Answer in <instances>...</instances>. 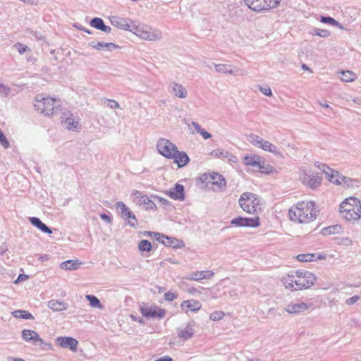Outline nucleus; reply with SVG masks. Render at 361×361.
Segmentation results:
<instances>
[{
	"mask_svg": "<svg viewBox=\"0 0 361 361\" xmlns=\"http://www.w3.org/2000/svg\"><path fill=\"white\" fill-rule=\"evenodd\" d=\"M111 23L121 30L130 31L141 39L148 41H157L161 38V32L157 29L149 27L146 25H137L130 18H124L118 16H111Z\"/></svg>",
	"mask_w": 361,
	"mask_h": 361,
	"instance_id": "1",
	"label": "nucleus"
},
{
	"mask_svg": "<svg viewBox=\"0 0 361 361\" xmlns=\"http://www.w3.org/2000/svg\"><path fill=\"white\" fill-rule=\"evenodd\" d=\"M319 210L315 204L312 202H299L296 205L292 206L288 211L290 219L292 221L300 224H309L314 221Z\"/></svg>",
	"mask_w": 361,
	"mask_h": 361,
	"instance_id": "2",
	"label": "nucleus"
},
{
	"mask_svg": "<svg viewBox=\"0 0 361 361\" xmlns=\"http://www.w3.org/2000/svg\"><path fill=\"white\" fill-rule=\"evenodd\" d=\"M340 212L348 221H355L361 218V202L356 197L346 198L340 204Z\"/></svg>",
	"mask_w": 361,
	"mask_h": 361,
	"instance_id": "3",
	"label": "nucleus"
},
{
	"mask_svg": "<svg viewBox=\"0 0 361 361\" xmlns=\"http://www.w3.org/2000/svg\"><path fill=\"white\" fill-rule=\"evenodd\" d=\"M34 106L39 113L47 116L57 115L62 110L59 102L52 98L44 97L43 94H37L35 97Z\"/></svg>",
	"mask_w": 361,
	"mask_h": 361,
	"instance_id": "4",
	"label": "nucleus"
},
{
	"mask_svg": "<svg viewBox=\"0 0 361 361\" xmlns=\"http://www.w3.org/2000/svg\"><path fill=\"white\" fill-rule=\"evenodd\" d=\"M240 207L248 214L257 213L260 208V200L258 195L252 192L243 193L238 200Z\"/></svg>",
	"mask_w": 361,
	"mask_h": 361,
	"instance_id": "5",
	"label": "nucleus"
},
{
	"mask_svg": "<svg viewBox=\"0 0 361 361\" xmlns=\"http://www.w3.org/2000/svg\"><path fill=\"white\" fill-rule=\"evenodd\" d=\"M245 4L255 12L269 11L276 8L281 0H243Z\"/></svg>",
	"mask_w": 361,
	"mask_h": 361,
	"instance_id": "6",
	"label": "nucleus"
},
{
	"mask_svg": "<svg viewBox=\"0 0 361 361\" xmlns=\"http://www.w3.org/2000/svg\"><path fill=\"white\" fill-rule=\"evenodd\" d=\"M298 277V283L295 290L309 288L312 286L316 281V276L311 272L304 270H297L295 271Z\"/></svg>",
	"mask_w": 361,
	"mask_h": 361,
	"instance_id": "7",
	"label": "nucleus"
},
{
	"mask_svg": "<svg viewBox=\"0 0 361 361\" xmlns=\"http://www.w3.org/2000/svg\"><path fill=\"white\" fill-rule=\"evenodd\" d=\"M157 148L159 154L168 159L173 157V154L178 149L175 144L165 138H160L157 141Z\"/></svg>",
	"mask_w": 361,
	"mask_h": 361,
	"instance_id": "8",
	"label": "nucleus"
},
{
	"mask_svg": "<svg viewBox=\"0 0 361 361\" xmlns=\"http://www.w3.org/2000/svg\"><path fill=\"white\" fill-rule=\"evenodd\" d=\"M116 208L122 219L125 221L128 220V224L130 227L135 228L137 226V220L135 214L123 202H117L116 203Z\"/></svg>",
	"mask_w": 361,
	"mask_h": 361,
	"instance_id": "9",
	"label": "nucleus"
},
{
	"mask_svg": "<svg viewBox=\"0 0 361 361\" xmlns=\"http://www.w3.org/2000/svg\"><path fill=\"white\" fill-rule=\"evenodd\" d=\"M302 182L310 187L311 189H315L320 186L322 177L319 173L312 171L304 172L300 176Z\"/></svg>",
	"mask_w": 361,
	"mask_h": 361,
	"instance_id": "10",
	"label": "nucleus"
},
{
	"mask_svg": "<svg viewBox=\"0 0 361 361\" xmlns=\"http://www.w3.org/2000/svg\"><path fill=\"white\" fill-rule=\"evenodd\" d=\"M134 202L138 205H142L146 209H156L157 205L147 195H142L141 192L135 190L133 192Z\"/></svg>",
	"mask_w": 361,
	"mask_h": 361,
	"instance_id": "11",
	"label": "nucleus"
},
{
	"mask_svg": "<svg viewBox=\"0 0 361 361\" xmlns=\"http://www.w3.org/2000/svg\"><path fill=\"white\" fill-rule=\"evenodd\" d=\"M231 224L237 227L245 226L252 228L258 227L260 224L259 216H255L254 218L238 216L233 219L231 221Z\"/></svg>",
	"mask_w": 361,
	"mask_h": 361,
	"instance_id": "12",
	"label": "nucleus"
},
{
	"mask_svg": "<svg viewBox=\"0 0 361 361\" xmlns=\"http://www.w3.org/2000/svg\"><path fill=\"white\" fill-rule=\"evenodd\" d=\"M140 312L142 315L146 318H155L162 319L166 314L164 309L157 306H142L140 307Z\"/></svg>",
	"mask_w": 361,
	"mask_h": 361,
	"instance_id": "13",
	"label": "nucleus"
},
{
	"mask_svg": "<svg viewBox=\"0 0 361 361\" xmlns=\"http://www.w3.org/2000/svg\"><path fill=\"white\" fill-rule=\"evenodd\" d=\"M164 193L175 200L183 201L185 198L184 186L179 183H176L173 188L165 191Z\"/></svg>",
	"mask_w": 361,
	"mask_h": 361,
	"instance_id": "14",
	"label": "nucleus"
},
{
	"mask_svg": "<svg viewBox=\"0 0 361 361\" xmlns=\"http://www.w3.org/2000/svg\"><path fill=\"white\" fill-rule=\"evenodd\" d=\"M315 166L317 167L319 169H320L324 173L326 174V178H328V180L333 183H335L338 185H341V182L339 180L338 178H334L336 177V173L337 171L333 170L332 169L329 168L326 164H323V163H321V162H315Z\"/></svg>",
	"mask_w": 361,
	"mask_h": 361,
	"instance_id": "15",
	"label": "nucleus"
},
{
	"mask_svg": "<svg viewBox=\"0 0 361 361\" xmlns=\"http://www.w3.org/2000/svg\"><path fill=\"white\" fill-rule=\"evenodd\" d=\"M56 343L63 348H69L72 351H75L78 345V341L72 337H58Z\"/></svg>",
	"mask_w": 361,
	"mask_h": 361,
	"instance_id": "16",
	"label": "nucleus"
},
{
	"mask_svg": "<svg viewBox=\"0 0 361 361\" xmlns=\"http://www.w3.org/2000/svg\"><path fill=\"white\" fill-rule=\"evenodd\" d=\"M22 337L26 341H33L35 342H39L40 344H45L51 348L50 343H45L44 341L39 337L37 332L30 330V329H24L22 331Z\"/></svg>",
	"mask_w": 361,
	"mask_h": 361,
	"instance_id": "17",
	"label": "nucleus"
},
{
	"mask_svg": "<svg viewBox=\"0 0 361 361\" xmlns=\"http://www.w3.org/2000/svg\"><path fill=\"white\" fill-rule=\"evenodd\" d=\"M209 183L215 185L217 189H214V190H224L226 187V181L224 177L219 174L217 173H214L210 176Z\"/></svg>",
	"mask_w": 361,
	"mask_h": 361,
	"instance_id": "18",
	"label": "nucleus"
},
{
	"mask_svg": "<svg viewBox=\"0 0 361 361\" xmlns=\"http://www.w3.org/2000/svg\"><path fill=\"white\" fill-rule=\"evenodd\" d=\"M310 306L305 302H290L286 305L285 310L290 314H299L306 311Z\"/></svg>",
	"mask_w": 361,
	"mask_h": 361,
	"instance_id": "19",
	"label": "nucleus"
},
{
	"mask_svg": "<svg viewBox=\"0 0 361 361\" xmlns=\"http://www.w3.org/2000/svg\"><path fill=\"white\" fill-rule=\"evenodd\" d=\"M174 160V162L178 164V166L181 168L188 164L190 159L185 152H180L177 149V152L173 154V157H171Z\"/></svg>",
	"mask_w": 361,
	"mask_h": 361,
	"instance_id": "20",
	"label": "nucleus"
},
{
	"mask_svg": "<svg viewBox=\"0 0 361 361\" xmlns=\"http://www.w3.org/2000/svg\"><path fill=\"white\" fill-rule=\"evenodd\" d=\"M282 282L286 288H290L291 290H295V287L298 283V277L295 271L292 274H288L286 276L283 277Z\"/></svg>",
	"mask_w": 361,
	"mask_h": 361,
	"instance_id": "21",
	"label": "nucleus"
},
{
	"mask_svg": "<svg viewBox=\"0 0 361 361\" xmlns=\"http://www.w3.org/2000/svg\"><path fill=\"white\" fill-rule=\"evenodd\" d=\"M180 307L183 310L188 312L189 310L192 312H195L199 310L201 308V303L195 300H188L183 301Z\"/></svg>",
	"mask_w": 361,
	"mask_h": 361,
	"instance_id": "22",
	"label": "nucleus"
},
{
	"mask_svg": "<svg viewBox=\"0 0 361 361\" xmlns=\"http://www.w3.org/2000/svg\"><path fill=\"white\" fill-rule=\"evenodd\" d=\"M177 334H178V336L184 340V341H187V340H189L190 339L193 334H194V330H193V328L192 326H190V324H188L186 326V327H185L184 329H177Z\"/></svg>",
	"mask_w": 361,
	"mask_h": 361,
	"instance_id": "23",
	"label": "nucleus"
},
{
	"mask_svg": "<svg viewBox=\"0 0 361 361\" xmlns=\"http://www.w3.org/2000/svg\"><path fill=\"white\" fill-rule=\"evenodd\" d=\"M30 222L35 227L39 228L41 231L44 233L51 234V229L48 227L45 224H44L39 218L37 217H30L29 219Z\"/></svg>",
	"mask_w": 361,
	"mask_h": 361,
	"instance_id": "24",
	"label": "nucleus"
},
{
	"mask_svg": "<svg viewBox=\"0 0 361 361\" xmlns=\"http://www.w3.org/2000/svg\"><path fill=\"white\" fill-rule=\"evenodd\" d=\"M335 178H338L339 180L341 182V185L343 184L348 188H354V187H358V181L355 179L344 176L342 174L339 173L338 172L336 173V177Z\"/></svg>",
	"mask_w": 361,
	"mask_h": 361,
	"instance_id": "25",
	"label": "nucleus"
},
{
	"mask_svg": "<svg viewBox=\"0 0 361 361\" xmlns=\"http://www.w3.org/2000/svg\"><path fill=\"white\" fill-rule=\"evenodd\" d=\"M170 86L172 87L171 92L178 98H185L188 95L186 89L180 84L171 82Z\"/></svg>",
	"mask_w": 361,
	"mask_h": 361,
	"instance_id": "26",
	"label": "nucleus"
},
{
	"mask_svg": "<svg viewBox=\"0 0 361 361\" xmlns=\"http://www.w3.org/2000/svg\"><path fill=\"white\" fill-rule=\"evenodd\" d=\"M259 147L262 148L264 151H267V152L273 153L275 155L282 157V154L279 152L277 147L267 140H265L263 139Z\"/></svg>",
	"mask_w": 361,
	"mask_h": 361,
	"instance_id": "27",
	"label": "nucleus"
},
{
	"mask_svg": "<svg viewBox=\"0 0 361 361\" xmlns=\"http://www.w3.org/2000/svg\"><path fill=\"white\" fill-rule=\"evenodd\" d=\"M48 307L53 311H62L68 308V305L63 301L51 300L48 302Z\"/></svg>",
	"mask_w": 361,
	"mask_h": 361,
	"instance_id": "28",
	"label": "nucleus"
},
{
	"mask_svg": "<svg viewBox=\"0 0 361 361\" xmlns=\"http://www.w3.org/2000/svg\"><path fill=\"white\" fill-rule=\"evenodd\" d=\"M164 245L172 248H180L184 247L185 244L183 240L177 239L174 237H169L166 235L165 243Z\"/></svg>",
	"mask_w": 361,
	"mask_h": 361,
	"instance_id": "29",
	"label": "nucleus"
},
{
	"mask_svg": "<svg viewBox=\"0 0 361 361\" xmlns=\"http://www.w3.org/2000/svg\"><path fill=\"white\" fill-rule=\"evenodd\" d=\"M80 264L78 260H67L60 264V268L65 270H75Z\"/></svg>",
	"mask_w": 361,
	"mask_h": 361,
	"instance_id": "30",
	"label": "nucleus"
},
{
	"mask_svg": "<svg viewBox=\"0 0 361 361\" xmlns=\"http://www.w3.org/2000/svg\"><path fill=\"white\" fill-rule=\"evenodd\" d=\"M341 231V226L338 224L329 226L322 229L321 233L324 235H329L339 233Z\"/></svg>",
	"mask_w": 361,
	"mask_h": 361,
	"instance_id": "31",
	"label": "nucleus"
},
{
	"mask_svg": "<svg viewBox=\"0 0 361 361\" xmlns=\"http://www.w3.org/2000/svg\"><path fill=\"white\" fill-rule=\"evenodd\" d=\"M261 157L257 155H247L244 157V163L247 166H251L256 168L257 165H259V161Z\"/></svg>",
	"mask_w": 361,
	"mask_h": 361,
	"instance_id": "32",
	"label": "nucleus"
},
{
	"mask_svg": "<svg viewBox=\"0 0 361 361\" xmlns=\"http://www.w3.org/2000/svg\"><path fill=\"white\" fill-rule=\"evenodd\" d=\"M320 22H322L323 23H326V24L336 26L337 27H338L341 30L345 29L342 24H341L339 22H338L337 20H336L334 18H333L331 16H321Z\"/></svg>",
	"mask_w": 361,
	"mask_h": 361,
	"instance_id": "33",
	"label": "nucleus"
},
{
	"mask_svg": "<svg viewBox=\"0 0 361 361\" xmlns=\"http://www.w3.org/2000/svg\"><path fill=\"white\" fill-rule=\"evenodd\" d=\"M256 169H257L261 173L266 174H268L273 171V166L266 163L262 159H259V165H257Z\"/></svg>",
	"mask_w": 361,
	"mask_h": 361,
	"instance_id": "34",
	"label": "nucleus"
},
{
	"mask_svg": "<svg viewBox=\"0 0 361 361\" xmlns=\"http://www.w3.org/2000/svg\"><path fill=\"white\" fill-rule=\"evenodd\" d=\"M12 315L16 318L33 319V315L26 310H16L12 312Z\"/></svg>",
	"mask_w": 361,
	"mask_h": 361,
	"instance_id": "35",
	"label": "nucleus"
},
{
	"mask_svg": "<svg viewBox=\"0 0 361 361\" xmlns=\"http://www.w3.org/2000/svg\"><path fill=\"white\" fill-rule=\"evenodd\" d=\"M138 250L140 252H149L152 250V244L147 240H142L138 243Z\"/></svg>",
	"mask_w": 361,
	"mask_h": 361,
	"instance_id": "36",
	"label": "nucleus"
},
{
	"mask_svg": "<svg viewBox=\"0 0 361 361\" xmlns=\"http://www.w3.org/2000/svg\"><path fill=\"white\" fill-rule=\"evenodd\" d=\"M65 123L66 125V128L69 130L77 131L78 129V121H75V119L71 117L66 118Z\"/></svg>",
	"mask_w": 361,
	"mask_h": 361,
	"instance_id": "37",
	"label": "nucleus"
},
{
	"mask_svg": "<svg viewBox=\"0 0 361 361\" xmlns=\"http://www.w3.org/2000/svg\"><path fill=\"white\" fill-rule=\"evenodd\" d=\"M86 299L89 301L90 305L92 307H98L99 309L102 308V305L99 300L94 295H87Z\"/></svg>",
	"mask_w": 361,
	"mask_h": 361,
	"instance_id": "38",
	"label": "nucleus"
},
{
	"mask_svg": "<svg viewBox=\"0 0 361 361\" xmlns=\"http://www.w3.org/2000/svg\"><path fill=\"white\" fill-rule=\"evenodd\" d=\"M341 73L342 75L341 80L344 82H351L356 78L355 74L350 71H343Z\"/></svg>",
	"mask_w": 361,
	"mask_h": 361,
	"instance_id": "39",
	"label": "nucleus"
},
{
	"mask_svg": "<svg viewBox=\"0 0 361 361\" xmlns=\"http://www.w3.org/2000/svg\"><path fill=\"white\" fill-rule=\"evenodd\" d=\"M204 277L205 274L204 271H197L190 274L186 279L191 281H200L201 279H204Z\"/></svg>",
	"mask_w": 361,
	"mask_h": 361,
	"instance_id": "40",
	"label": "nucleus"
},
{
	"mask_svg": "<svg viewBox=\"0 0 361 361\" xmlns=\"http://www.w3.org/2000/svg\"><path fill=\"white\" fill-rule=\"evenodd\" d=\"M214 68L218 73H233V71L231 69V66L226 64H216L214 66Z\"/></svg>",
	"mask_w": 361,
	"mask_h": 361,
	"instance_id": "41",
	"label": "nucleus"
},
{
	"mask_svg": "<svg viewBox=\"0 0 361 361\" xmlns=\"http://www.w3.org/2000/svg\"><path fill=\"white\" fill-rule=\"evenodd\" d=\"M296 258L300 262H312L315 260V254H300Z\"/></svg>",
	"mask_w": 361,
	"mask_h": 361,
	"instance_id": "42",
	"label": "nucleus"
},
{
	"mask_svg": "<svg viewBox=\"0 0 361 361\" xmlns=\"http://www.w3.org/2000/svg\"><path fill=\"white\" fill-rule=\"evenodd\" d=\"M152 197L154 200H157L158 202L160 203L165 209H168L170 207H173L172 202H171L167 199H165L157 195H152Z\"/></svg>",
	"mask_w": 361,
	"mask_h": 361,
	"instance_id": "43",
	"label": "nucleus"
},
{
	"mask_svg": "<svg viewBox=\"0 0 361 361\" xmlns=\"http://www.w3.org/2000/svg\"><path fill=\"white\" fill-rule=\"evenodd\" d=\"M247 140L253 145L259 147L263 139L258 135L251 134L248 136Z\"/></svg>",
	"mask_w": 361,
	"mask_h": 361,
	"instance_id": "44",
	"label": "nucleus"
},
{
	"mask_svg": "<svg viewBox=\"0 0 361 361\" xmlns=\"http://www.w3.org/2000/svg\"><path fill=\"white\" fill-rule=\"evenodd\" d=\"M211 154L214 157H228V156H232V154L226 151V150H224V149H215V150H213L212 152H211Z\"/></svg>",
	"mask_w": 361,
	"mask_h": 361,
	"instance_id": "45",
	"label": "nucleus"
},
{
	"mask_svg": "<svg viewBox=\"0 0 361 361\" xmlns=\"http://www.w3.org/2000/svg\"><path fill=\"white\" fill-rule=\"evenodd\" d=\"M90 25L97 30H99L104 24V20L100 18H93L90 23Z\"/></svg>",
	"mask_w": 361,
	"mask_h": 361,
	"instance_id": "46",
	"label": "nucleus"
},
{
	"mask_svg": "<svg viewBox=\"0 0 361 361\" xmlns=\"http://www.w3.org/2000/svg\"><path fill=\"white\" fill-rule=\"evenodd\" d=\"M224 315L225 314L222 311H214L210 314L209 318L212 321H219L223 319Z\"/></svg>",
	"mask_w": 361,
	"mask_h": 361,
	"instance_id": "47",
	"label": "nucleus"
},
{
	"mask_svg": "<svg viewBox=\"0 0 361 361\" xmlns=\"http://www.w3.org/2000/svg\"><path fill=\"white\" fill-rule=\"evenodd\" d=\"M257 87L258 90L264 95L268 96V97H271L272 95V92H271V90L269 87V86L265 85V86L262 87L260 85H257Z\"/></svg>",
	"mask_w": 361,
	"mask_h": 361,
	"instance_id": "48",
	"label": "nucleus"
},
{
	"mask_svg": "<svg viewBox=\"0 0 361 361\" xmlns=\"http://www.w3.org/2000/svg\"><path fill=\"white\" fill-rule=\"evenodd\" d=\"M0 144L5 148L7 149L9 147V142L4 135V134L2 133L1 130L0 129Z\"/></svg>",
	"mask_w": 361,
	"mask_h": 361,
	"instance_id": "49",
	"label": "nucleus"
},
{
	"mask_svg": "<svg viewBox=\"0 0 361 361\" xmlns=\"http://www.w3.org/2000/svg\"><path fill=\"white\" fill-rule=\"evenodd\" d=\"M212 175V173H203L199 178L198 180L202 182V183H206V187L208 186V183H209L210 176Z\"/></svg>",
	"mask_w": 361,
	"mask_h": 361,
	"instance_id": "50",
	"label": "nucleus"
},
{
	"mask_svg": "<svg viewBox=\"0 0 361 361\" xmlns=\"http://www.w3.org/2000/svg\"><path fill=\"white\" fill-rule=\"evenodd\" d=\"M106 102L107 104V106L109 107L110 109L120 108L119 104L114 99H106Z\"/></svg>",
	"mask_w": 361,
	"mask_h": 361,
	"instance_id": "51",
	"label": "nucleus"
},
{
	"mask_svg": "<svg viewBox=\"0 0 361 361\" xmlns=\"http://www.w3.org/2000/svg\"><path fill=\"white\" fill-rule=\"evenodd\" d=\"M360 299V297L357 295H355L350 298L347 299L345 302V303L347 305H352L355 303H356Z\"/></svg>",
	"mask_w": 361,
	"mask_h": 361,
	"instance_id": "52",
	"label": "nucleus"
},
{
	"mask_svg": "<svg viewBox=\"0 0 361 361\" xmlns=\"http://www.w3.org/2000/svg\"><path fill=\"white\" fill-rule=\"evenodd\" d=\"M90 46L97 50H102L105 47V42H91Z\"/></svg>",
	"mask_w": 361,
	"mask_h": 361,
	"instance_id": "53",
	"label": "nucleus"
},
{
	"mask_svg": "<svg viewBox=\"0 0 361 361\" xmlns=\"http://www.w3.org/2000/svg\"><path fill=\"white\" fill-rule=\"evenodd\" d=\"M15 47L18 49V51L20 54H24L27 49H29V47L27 46L23 45L20 43L16 44Z\"/></svg>",
	"mask_w": 361,
	"mask_h": 361,
	"instance_id": "54",
	"label": "nucleus"
},
{
	"mask_svg": "<svg viewBox=\"0 0 361 361\" xmlns=\"http://www.w3.org/2000/svg\"><path fill=\"white\" fill-rule=\"evenodd\" d=\"M177 294L171 291H169L164 294V298L167 301H173L177 298Z\"/></svg>",
	"mask_w": 361,
	"mask_h": 361,
	"instance_id": "55",
	"label": "nucleus"
},
{
	"mask_svg": "<svg viewBox=\"0 0 361 361\" xmlns=\"http://www.w3.org/2000/svg\"><path fill=\"white\" fill-rule=\"evenodd\" d=\"M154 238L158 242L164 244V242L165 243L166 235L160 233H157V234H154Z\"/></svg>",
	"mask_w": 361,
	"mask_h": 361,
	"instance_id": "56",
	"label": "nucleus"
},
{
	"mask_svg": "<svg viewBox=\"0 0 361 361\" xmlns=\"http://www.w3.org/2000/svg\"><path fill=\"white\" fill-rule=\"evenodd\" d=\"M331 35V32L325 29H319L318 36L321 37H328Z\"/></svg>",
	"mask_w": 361,
	"mask_h": 361,
	"instance_id": "57",
	"label": "nucleus"
},
{
	"mask_svg": "<svg viewBox=\"0 0 361 361\" xmlns=\"http://www.w3.org/2000/svg\"><path fill=\"white\" fill-rule=\"evenodd\" d=\"M118 47L119 46L112 42H105V48H106L109 51L114 50L116 49H118Z\"/></svg>",
	"mask_w": 361,
	"mask_h": 361,
	"instance_id": "58",
	"label": "nucleus"
},
{
	"mask_svg": "<svg viewBox=\"0 0 361 361\" xmlns=\"http://www.w3.org/2000/svg\"><path fill=\"white\" fill-rule=\"evenodd\" d=\"M10 92V88L7 86L4 85L2 83H0V93L7 95Z\"/></svg>",
	"mask_w": 361,
	"mask_h": 361,
	"instance_id": "59",
	"label": "nucleus"
},
{
	"mask_svg": "<svg viewBox=\"0 0 361 361\" xmlns=\"http://www.w3.org/2000/svg\"><path fill=\"white\" fill-rule=\"evenodd\" d=\"M198 133H200L204 139H209L212 137V135L204 129H201Z\"/></svg>",
	"mask_w": 361,
	"mask_h": 361,
	"instance_id": "60",
	"label": "nucleus"
},
{
	"mask_svg": "<svg viewBox=\"0 0 361 361\" xmlns=\"http://www.w3.org/2000/svg\"><path fill=\"white\" fill-rule=\"evenodd\" d=\"M28 279V276L27 275H25V274H20L18 276V277L17 278V279L15 281V283H19L20 281H24V280H26Z\"/></svg>",
	"mask_w": 361,
	"mask_h": 361,
	"instance_id": "61",
	"label": "nucleus"
},
{
	"mask_svg": "<svg viewBox=\"0 0 361 361\" xmlns=\"http://www.w3.org/2000/svg\"><path fill=\"white\" fill-rule=\"evenodd\" d=\"M99 30H102L106 33H109L111 31V28L104 23L101 28L99 29Z\"/></svg>",
	"mask_w": 361,
	"mask_h": 361,
	"instance_id": "62",
	"label": "nucleus"
},
{
	"mask_svg": "<svg viewBox=\"0 0 361 361\" xmlns=\"http://www.w3.org/2000/svg\"><path fill=\"white\" fill-rule=\"evenodd\" d=\"M204 271V274H205L204 279H211L214 276V271H211V270H207V271Z\"/></svg>",
	"mask_w": 361,
	"mask_h": 361,
	"instance_id": "63",
	"label": "nucleus"
},
{
	"mask_svg": "<svg viewBox=\"0 0 361 361\" xmlns=\"http://www.w3.org/2000/svg\"><path fill=\"white\" fill-rule=\"evenodd\" d=\"M154 361H173V359L169 356H164Z\"/></svg>",
	"mask_w": 361,
	"mask_h": 361,
	"instance_id": "64",
	"label": "nucleus"
}]
</instances>
